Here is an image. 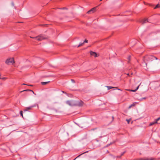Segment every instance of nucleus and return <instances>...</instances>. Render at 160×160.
Instances as JSON below:
<instances>
[{"label": "nucleus", "mask_w": 160, "mask_h": 160, "mask_svg": "<svg viewBox=\"0 0 160 160\" xmlns=\"http://www.w3.org/2000/svg\"><path fill=\"white\" fill-rule=\"evenodd\" d=\"M148 21H141L140 23L142 24H144L146 22H147Z\"/></svg>", "instance_id": "10"}, {"label": "nucleus", "mask_w": 160, "mask_h": 160, "mask_svg": "<svg viewBox=\"0 0 160 160\" xmlns=\"http://www.w3.org/2000/svg\"><path fill=\"white\" fill-rule=\"evenodd\" d=\"M90 53L91 55L95 57H97L98 56L97 55V53L95 52H93L92 51H91L90 52Z\"/></svg>", "instance_id": "6"}, {"label": "nucleus", "mask_w": 160, "mask_h": 160, "mask_svg": "<svg viewBox=\"0 0 160 160\" xmlns=\"http://www.w3.org/2000/svg\"><path fill=\"white\" fill-rule=\"evenodd\" d=\"M102 0H100V1H102Z\"/></svg>", "instance_id": "36"}, {"label": "nucleus", "mask_w": 160, "mask_h": 160, "mask_svg": "<svg viewBox=\"0 0 160 160\" xmlns=\"http://www.w3.org/2000/svg\"><path fill=\"white\" fill-rule=\"evenodd\" d=\"M11 4L12 6H14V3L13 2H11Z\"/></svg>", "instance_id": "25"}, {"label": "nucleus", "mask_w": 160, "mask_h": 160, "mask_svg": "<svg viewBox=\"0 0 160 160\" xmlns=\"http://www.w3.org/2000/svg\"><path fill=\"white\" fill-rule=\"evenodd\" d=\"M160 119V117L155 120V121L157 122Z\"/></svg>", "instance_id": "20"}, {"label": "nucleus", "mask_w": 160, "mask_h": 160, "mask_svg": "<svg viewBox=\"0 0 160 160\" xmlns=\"http://www.w3.org/2000/svg\"><path fill=\"white\" fill-rule=\"evenodd\" d=\"M146 99V98H143L142 99Z\"/></svg>", "instance_id": "31"}, {"label": "nucleus", "mask_w": 160, "mask_h": 160, "mask_svg": "<svg viewBox=\"0 0 160 160\" xmlns=\"http://www.w3.org/2000/svg\"><path fill=\"white\" fill-rule=\"evenodd\" d=\"M157 122L155 121V122L151 123L150 124V126L152 125L155 123H157Z\"/></svg>", "instance_id": "11"}, {"label": "nucleus", "mask_w": 160, "mask_h": 160, "mask_svg": "<svg viewBox=\"0 0 160 160\" xmlns=\"http://www.w3.org/2000/svg\"><path fill=\"white\" fill-rule=\"evenodd\" d=\"M149 5L150 6H152V5L151 4H149Z\"/></svg>", "instance_id": "30"}, {"label": "nucleus", "mask_w": 160, "mask_h": 160, "mask_svg": "<svg viewBox=\"0 0 160 160\" xmlns=\"http://www.w3.org/2000/svg\"><path fill=\"white\" fill-rule=\"evenodd\" d=\"M6 78H5V77L1 78V79H5Z\"/></svg>", "instance_id": "28"}, {"label": "nucleus", "mask_w": 160, "mask_h": 160, "mask_svg": "<svg viewBox=\"0 0 160 160\" xmlns=\"http://www.w3.org/2000/svg\"><path fill=\"white\" fill-rule=\"evenodd\" d=\"M14 8H15V9H16V7L15 6L14 7Z\"/></svg>", "instance_id": "34"}, {"label": "nucleus", "mask_w": 160, "mask_h": 160, "mask_svg": "<svg viewBox=\"0 0 160 160\" xmlns=\"http://www.w3.org/2000/svg\"><path fill=\"white\" fill-rule=\"evenodd\" d=\"M20 114H21V115L22 116V117H23V114H22V111H21L20 112Z\"/></svg>", "instance_id": "19"}, {"label": "nucleus", "mask_w": 160, "mask_h": 160, "mask_svg": "<svg viewBox=\"0 0 160 160\" xmlns=\"http://www.w3.org/2000/svg\"><path fill=\"white\" fill-rule=\"evenodd\" d=\"M154 158H147L146 159H145L144 160H154Z\"/></svg>", "instance_id": "13"}, {"label": "nucleus", "mask_w": 160, "mask_h": 160, "mask_svg": "<svg viewBox=\"0 0 160 160\" xmlns=\"http://www.w3.org/2000/svg\"><path fill=\"white\" fill-rule=\"evenodd\" d=\"M30 38H31L35 39L38 41H40L42 40L46 39L48 38L47 37L42 35H40L36 37H30Z\"/></svg>", "instance_id": "3"}, {"label": "nucleus", "mask_w": 160, "mask_h": 160, "mask_svg": "<svg viewBox=\"0 0 160 160\" xmlns=\"http://www.w3.org/2000/svg\"><path fill=\"white\" fill-rule=\"evenodd\" d=\"M50 82V81L46 82H42L41 83L42 85H45Z\"/></svg>", "instance_id": "9"}, {"label": "nucleus", "mask_w": 160, "mask_h": 160, "mask_svg": "<svg viewBox=\"0 0 160 160\" xmlns=\"http://www.w3.org/2000/svg\"><path fill=\"white\" fill-rule=\"evenodd\" d=\"M60 9H67V8H65V7H64V8H59Z\"/></svg>", "instance_id": "18"}, {"label": "nucleus", "mask_w": 160, "mask_h": 160, "mask_svg": "<svg viewBox=\"0 0 160 160\" xmlns=\"http://www.w3.org/2000/svg\"><path fill=\"white\" fill-rule=\"evenodd\" d=\"M84 44V42L82 43H80L79 45L78 46V47H79L80 46H83Z\"/></svg>", "instance_id": "17"}, {"label": "nucleus", "mask_w": 160, "mask_h": 160, "mask_svg": "<svg viewBox=\"0 0 160 160\" xmlns=\"http://www.w3.org/2000/svg\"><path fill=\"white\" fill-rule=\"evenodd\" d=\"M160 7V5L159 4H157L156 6L154 8V9H155L156 8H158Z\"/></svg>", "instance_id": "14"}, {"label": "nucleus", "mask_w": 160, "mask_h": 160, "mask_svg": "<svg viewBox=\"0 0 160 160\" xmlns=\"http://www.w3.org/2000/svg\"><path fill=\"white\" fill-rule=\"evenodd\" d=\"M158 58L155 57L150 56H146L144 58V62L145 63L146 65L147 66L148 62H152L155 60H157Z\"/></svg>", "instance_id": "2"}, {"label": "nucleus", "mask_w": 160, "mask_h": 160, "mask_svg": "<svg viewBox=\"0 0 160 160\" xmlns=\"http://www.w3.org/2000/svg\"><path fill=\"white\" fill-rule=\"evenodd\" d=\"M107 88L108 90H109V89H111L113 88H114L113 87H112L110 86H107Z\"/></svg>", "instance_id": "12"}, {"label": "nucleus", "mask_w": 160, "mask_h": 160, "mask_svg": "<svg viewBox=\"0 0 160 160\" xmlns=\"http://www.w3.org/2000/svg\"><path fill=\"white\" fill-rule=\"evenodd\" d=\"M23 22H17V23H22Z\"/></svg>", "instance_id": "29"}, {"label": "nucleus", "mask_w": 160, "mask_h": 160, "mask_svg": "<svg viewBox=\"0 0 160 160\" xmlns=\"http://www.w3.org/2000/svg\"><path fill=\"white\" fill-rule=\"evenodd\" d=\"M144 20H148L147 19H144Z\"/></svg>", "instance_id": "32"}, {"label": "nucleus", "mask_w": 160, "mask_h": 160, "mask_svg": "<svg viewBox=\"0 0 160 160\" xmlns=\"http://www.w3.org/2000/svg\"><path fill=\"white\" fill-rule=\"evenodd\" d=\"M159 17H160V15H159Z\"/></svg>", "instance_id": "35"}, {"label": "nucleus", "mask_w": 160, "mask_h": 160, "mask_svg": "<svg viewBox=\"0 0 160 160\" xmlns=\"http://www.w3.org/2000/svg\"><path fill=\"white\" fill-rule=\"evenodd\" d=\"M127 74L128 75H129V73H128Z\"/></svg>", "instance_id": "33"}, {"label": "nucleus", "mask_w": 160, "mask_h": 160, "mask_svg": "<svg viewBox=\"0 0 160 160\" xmlns=\"http://www.w3.org/2000/svg\"><path fill=\"white\" fill-rule=\"evenodd\" d=\"M139 86H138L137 87L136 89H135V90H130L129 89V90H128L129 91H132V92H135L138 89V88L139 87Z\"/></svg>", "instance_id": "8"}, {"label": "nucleus", "mask_w": 160, "mask_h": 160, "mask_svg": "<svg viewBox=\"0 0 160 160\" xmlns=\"http://www.w3.org/2000/svg\"><path fill=\"white\" fill-rule=\"evenodd\" d=\"M31 91V92H33V93H34V92H33V91H32V90H29V89H27V90H23V91H21V92H24V91Z\"/></svg>", "instance_id": "16"}, {"label": "nucleus", "mask_w": 160, "mask_h": 160, "mask_svg": "<svg viewBox=\"0 0 160 160\" xmlns=\"http://www.w3.org/2000/svg\"><path fill=\"white\" fill-rule=\"evenodd\" d=\"M124 153V152H123V153H122L121 154V156H117V158H120V157H121L122 156V155H123V154Z\"/></svg>", "instance_id": "22"}, {"label": "nucleus", "mask_w": 160, "mask_h": 160, "mask_svg": "<svg viewBox=\"0 0 160 160\" xmlns=\"http://www.w3.org/2000/svg\"><path fill=\"white\" fill-rule=\"evenodd\" d=\"M97 7L92 8L90 10L88 11L87 12V13L89 14L93 13L94 12L96 11V8H97Z\"/></svg>", "instance_id": "5"}, {"label": "nucleus", "mask_w": 160, "mask_h": 160, "mask_svg": "<svg viewBox=\"0 0 160 160\" xmlns=\"http://www.w3.org/2000/svg\"><path fill=\"white\" fill-rule=\"evenodd\" d=\"M88 42V41L87 40H86V39H85V40H84V42Z\"/></svg>", "instance_id": "26"}, {"label": "nucleus", "mask_w": 160, "mask_h": 160, "mask_svg": "<svg viewBox=\"0 0 160 160\" xmlns=\"http://www.w3.org/2000/svg\"><path fill=\"white\" fill-rule=\"evenodd\" d=\"M126 121H127V122H128V123H129L130 122V121H131V119H128H128H127V120H126Z\"/></svg>", "instance_id": "21"}, {"label": "nucleus", "mask_w": 160, "mask_h": 160, "mask_svg": "<svg viewBox=\"0 0 160 160\" xmlns=\"http://www.w3.org/2000/svg\"><path fill=\"white\" fill-rule=\"evenodd\" d=\"M23 85H28V86H33L32 85H27V84H25L24 83L23 84Z\"/></svg>", "instance_id": "24"}, {"label": "nucleus", "mask_w": 160, "mask_h": 160, "mask_svg": "<svg viewBox=\"0 0 160 160\" xmlns=\"http://www.w3.org/2000/svg\"><path fill=\"white\" fill-rule=\"evenodd\" d=\"M130 56H129L128 58V59L129 60H130Z\"/></svg>", "instance_id": "27"}, {"label": "nucleus", "mask_w": 160, "mask_h": 160, "mask_svg": "<svg viewBox=\"0 0 160 160\" xmlns=\"http://www.w3.org/2000/svg\"><path fill=\"white\" fill-rule=\"evenodd\" d=\"M160 1V0H159Z\"/></svg>", "instance_id": "37"}, {"label": "nucleus", "mask_w": 160, "mask_h": 160, "mask_svg": "<svg viewBox=\"0 0 160 160\" xmlns=\"http://www.w3.org/2000/svg\"><path fill=\"white\" fill-rule=\"evenodd\" d=\"M87 152H88V151L86 152H84V153H82V154H81L80 155H79V156H78L76 158H78V157H79L80 155H82V154H83L84 153H85Z\"/></svg>", "instance_id": "23"}, {"label": "nucleus", "mask_w": 160, "mask_h": 160, "mask_svg": "<svg viewBox=\"0 0 160 160\" xmlns=\"http://www.w3.org/2000/svg\"><path fill=\"white\" fill-rule=\"evenodd\" d=\"M15 62L13 58H8L5 61V63L8 65L13 64Z\"/></svg>", "instance_id": "4"}, {"label": "nucleus", "mask_w": 160, "mask_h": 160, "mask_svg": "<svg viewBox=\"0 0 160 160\" xmlns=\"http://www.w3.org/2000/svg\"><path fill=\"white\" fill-rule=\"evenodd\" d=\"M35 107H36L35 105L30 106L29 107L26 108L24 110V111H28L29 110H31V109L32 108Z\"/></svg>", "instance_id": "7"}, {"label": "nucleus", "mask_w": 160, "mask_h": 160, "mask_svg": "<svg viewBox=\"0 0 160 160\" xmlns=\"http://www.w3.org/2000/svg\"><path fill=\"white\" fill-rule=\"evenodd\" d=\"M66 103L71 106H77L80 107L83 105V103L81 101L71 100L67 101Z\"/></svg>", "instance_id": "1"}, {"label": "nucleus", "mask_w": 160, "mask_h": 160, "mask_svg": "<svg viewBox=\"0 0 160 160\" xmlns=\"http://www.w3.org/2000/svg\"><path fill=\"white\" fill-rule=\"evenodd\" d=\"M135 105V104L134 103H133V104L130 105L128 107V109H130L132 107H134Z\"/></svg>", "instance_id": "15"}]
</instances>
